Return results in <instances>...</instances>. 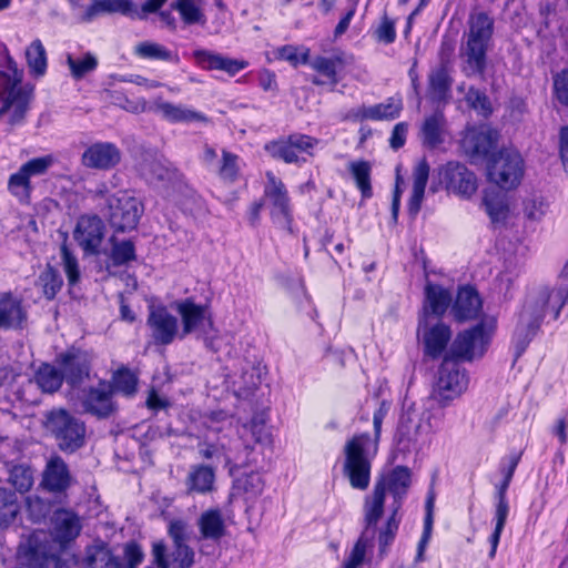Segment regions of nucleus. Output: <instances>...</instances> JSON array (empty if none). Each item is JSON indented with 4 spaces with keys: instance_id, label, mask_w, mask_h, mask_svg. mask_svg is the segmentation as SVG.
<instances>
[{
    "instance_id": "obj_1",
    "label": "nucleus",
    "mask_w": 568,
    "mask_h": 568,
    "mask_svg": "<svg viewBox=\"0 0 568 568\" xmlns=\"http://www.w3.org/2000/svg\"><path fill=\"white\" fill-rule=\"evenodd\" d=\"M410 486V471L407 467L397 466L387 476L378 479L371 495L364 498L363 520L367 528L375 530L385 511L386 491L393 496L390 513L378 529V556L384 558L393 545L402 521L399 509Z\"/></svg>"
},
{
    "instance_id": "obj_2",
    "label": "nucleus",
    "mask_w": 568,
    "mask_h": 568,
    "mask_svg": "<svg viewBox=\"0 0 568 568\" xmlns=\"http://www.w3.org/2000/svg\"><path fill=\"white\" fill-rule=\"evenodd\" d=\"M494 19L486 12H473L468 18V31L460 47L463 71L467 77L481 75L487 64V51L494 34Z\"/></svg>"
},
{
    "instance_id": "obj_3",
    "label": "nucleus",
    "mask_w": 568,
    "mask_h": 568,
    "mask_svg": "<svg viewBox=\"0 0 568 568\" xmlns=\"http://www.w3.org/2000/svg\"><path fill=\"white\" fill-rule=\"evenodd\" d=\"M7 71H0V119L7 118L10 126L23 123L29 109V94L20 87L22 71L14 59L7 55Z\"/></svg>"
},
{
    "instance_id": "obj_4",
    "label": "nucleus",
    "mask_w": 568,
    "mask_h": 568,
    "mask_svg": "<svg viewBox=\"0 0 568 568\" xmlns=\"http://www.w3.org/2000/svg\"><path fill=\"white\" fill-rule=\"evenodd\" d=\"M45 428L61 452L72 454L84 446L87 427L83 420L63 408L47 415Z\"/></svg>"
},
{
    "instance_id": "obj_5",
    "label": "nucleus",
    "mask_w": 568,
    "mask_h": 568,
    "mask_svg": "<svg viewBox=\"0 0 568 568\" xmlns=\"http://www.w3.org/2000/svg\"><path fill=\"white\" fill-rule=\"evenodd\" d=\"M369 445L371 435L367 433L353 436L345 445L344 474L354 489L365 490L369 486Z\"/></svg>"
},
{
    "instance_id": "obj_6",
    "label": "nucleus",
    "mask_w": 568,
    "mask_h": 568,
    "mask_svg": "<svg viewBox=\"0 0 568 568\" xmlns=\"http://www.w3.org/2000/svg\"><path fill=\"white\" fill-rule=\"evenodd\" d=\"M495 329V321L479 322L457 334L446 356L458 362H471L486 353Z\"/></svg>"
},
{
    "instance_id": "obj_7",
    "label": "nucleus",
    "mask_w": 568,
    "mask_h": 568,
    "mask_svg": "<svg viewBox=\"0 0 568 568\" xmlns=\"http://www.w3.org/2000/svg\"><path fill=\"white\" fill-rule=\"evenodd\" d=\"M468 384L469 376L462 363L445 355L438 368L433 396L442 406H447L467 390Z\"/></svg>"
},
{
    "instance_id": "obj_8",
    "label": "nucleus",
    "mask_w": 568,
    "mask_h": 568,
    "mask_svg": "<svg viewBox=\"0 0 568 568\" xmlns=\"http://www.w3.org/2000/svg\"><path fill=\"white\" fill-rule=\"evenodd\" d=\"M549 298L548 288H541L535 300L529 298L525 302L513 337L517 356L521 355L539 329Z\"/></svg>"
},
{
    "instance_id": "obj_9",
    "label": "nucleus",
    "mask_w": 568,
    "mask_h": 568,
    "mask_svg": "<svg viewBox=\"0 0 568 568\" xmlns=\"http://www.w3.org/2000/svg\"><path fill=\"white\" fill-rule=\"evenodd\" d=\"M108 219L115 232L134 230L143 213V204L126 190H120L106 197Z\"/></svg>"
},
{
    "instance_id": "obj_10",
    "label": "nucleus",
    "mask_w": 568,
    "mask_h": 568,
    "mask_svg": "<svg viewBox=\"0 0 568 568\" xmlns=\"http://www.w3.org/2000/svg\"><path fill=\"white\" fill-rule=\"evenodd\" d=\"M54 542H50L49 532L39 529L28 535L19 545V554L26 557L32 568H63L60 551Z\"/></svg>"
},
{
    "instance_id": "obj_11",
    "label": "nucleus",
    "mask_w": 568,
    "mask_h": 568,
    "mask_svg": "<svg viewBox=\"0 0 568 568\" xmlns=\"http://www.w3.org/2000/svg\"><path fill=\"white\" fill-rule=\"evenodd\" d=\"M488 178L500 189H516L525 173L524 160L519 152L513 149H503L495 154L488 163Z\"/></svg>"
},
{
    "instance_id": "obj_12",
    "label": "nucleus",
    "mask_w": 568,
    "mask_h": 568,
    "mask_svg": "<svg viewBox=\"0 0 568 568\" xmlns=\"http://www.w3.org/2000/svg\"><path fill=\"white\" fill-rule=\"evenodd\" d=\"M320 140L303 133H292L265 144V151L274 159L282 160L287 164L301 166L307 162L305 155L313 156V150Z\"/></svg>"
},
{
    "instance_id": "obj_13",
    "label": "nucleus",
    "mask_w": 568,
    "mask_h": 568,
    "mask_svg": "<svg viewBox=\"0 0 568 568\" xmlns=\"http://www.w3.org/2000/svg\"><path fill=\"white\" fill-rule=\"evenodd\" d=\"M263 196L270 206L271 219L276 226L291 231L293 214L287 189L274 173L267 172Z\"/></svg>"
},
{
    "instance_id": "obj_14",
    "label": "nucleus",
    "mask_w": 568,
    "mask_h": 568,
    "mask_svg": "<svg viewBox=\"0 0 568 568\" xmlns=\"http://www.w3.org/2000/svg\"><path fill=\"white\" fill-rule=\"evenodd\" d=\"M438 179L447 192L465 200L470 199L478 189L475 173L457 161H449L439 166Z\"/></svg>"
},
{
    "instance_id": "obj_15",
    "label": "nucleus",
    "mask_w": 568,
    "mask_h": 568,
    "mask_svg": "<svg viewBox=\"0 0 568 568\" xmlns=\"http://www.w3.org/2000/svg\"><path fill=\"white\" fill-rule=\"evenodd\" d=\"M91 362V353L75 346H71L58 354L54 359L67 383L73 387L80 385L90 376Z\"/></svg>"
},
{
    "instance_id": "obj_16",
    "label": "nucleus",
    "mask_w": 568,
    "mask_h": 568,
    "mask_svg": "<svg viewBox=\"0 0 568 568\" xmlns=\"http://www.w3.org/2000/svg\"><path fill=\"white\" fill-rule=\"evenodd\" d=\"M75 484L77 479L65 460L59 455L51 456L42 471L41 488L58 498H64Z\"/></svg>"
},
{
    "instance_id": "obj_17",
    "label": "nucleus",
    "mask_w": 568,
    "mask_h": 568,
    "mask_svg": "<svg viewBox=\"0 0 568 568\" xmlns=\"http://www.w3.org/2000/svg\"><path fill=\"white\" fill-rule=\"evenodd\" d=\"M104 230V223L98 215H83L78 220L73 236L85 254L97 255Z\"/></svg>"
},
{
    "instance_id": "obj_18",
    "label": "nucleus",
    "mask_w": 568,
    "mask_h": 568,
    "mask_svg": "<svg viewBox=\"0 0 568 568\" xmlns=\"http://www.w3.org/2000/svg\"><path fill=\"white\" fill-rule=\"evenodd\" d=\"M176 311L181 316L183 336L195 331L201 333L205 328L215 331L213 317L207 306L196 304L192 298H185L176 304Z\"/></svg>"
},
{
    "instance_id": "obj_19",
    "label": "nucleus",
    "mask_w": 568,
    "mask_h": 568,
    "mask_svg": "<svg viewBox=\"0 0 568 568\" xmlns=\"http://www.w3.org/2000/svg\"><path fill=\"white\" fill-rule=\"evenodd\" d=\"M146 324L156 345L171 344L178 334V318L165 306L150 307Z\"/></svg>"
},
{
    "instance_id": "obj_20",
    "label": "nucleus",
    "mask_w": 568,
    "mask_h": 568,
    "mask_svg": "<svg viewBox=\"0 0 568 568\" xmlns=\"http://www.w3.org/2000/svg\"><path fill=\"white\" fill-rule=\"evenodd\" d=\"M418 334H422L424 354L433 359L443 355L452 338L448 325L439 322L430 326L427 318L419 320Z\"/></svg>"
},
{
    "instance_id": "obj_21",
    "label": "nucleus",
    "mask_w": 568,
    "mask_h": 568,
    "mask_svg": "<svg viewBox=\"0 0 568 568\" xmlns=\"http://www.w3.org/2000/svg\"><path fill=\"white\" fill-rule=\"evenodd\" d=\"M122 158L120 149L111 142H95L82 153L85 168L108 171L115 168Z\"/></svg>"
},
{
    "instance_id": "obj_22",
    "label": "nucleus",
    "mask_w": 568,
    "mask_h": 568,
    "mask_svg": "<svg viewBox=\"0 0 568 568\" xmlns=\"http://www.w3.org/2000/svg\"><path fill=\"white\" fill-rule=\"evenodd\" d=\"M52 524L53 531L49 534L50 542H54L61 549L74 540L81 531L79 516L68 509H58L52 517Z\"/></svg>"
},
{
    "instance_id": "obj_23",
    "label": "nucleus",
    "mask_w": 568,
    "mask_h": 568,
    "mask_svg": "<svg viewBox=\"0 0 568 568\" xmlns=\"http://www.w3.org/2000/svg\"><path fill=\"white\" fill-rule=\"evenodd\" d=\"M113 393L105 381H101L98 386L90 387L84 395L82 406L84 410L99 418L110 417L116 409L112 399Z\"/></svg>"
},
{
    "instance_id": "obj_24",
    "label": "nucleus",
    "mask_w": 568,
    "mask_h": 568,
    "mask_svg": "<svg viewBox=\"0 0 568 568\" xmlns=\"http://www.w3.org/2000/svg\"><path fill=\"white\" fill-rule=\"evenodd\" d=\"M510 481L503 478V480L496 485L495 493V529L489 536L490 551L488 554L490 559H494L496 556L497 547L500 540L501 532L505 528L507 517L509 514V504L507 500V490L509 488Z\"/></svg>"
},
{
    "instance_id": "obj_25",
    "label": "nucleus",
    "mask_w": 568,
    "mask_h": 568,
    "mask_svg": "<svg viewBox=\"0 0 568 568\" xmlns=\"http://www.w3.org/2000/svg\"><path fill=\"white\" fill-rule=\"evenodd\" d=\"M113 13L132 18V13H136V7L132 0H92L80 14L79 21L89 23L101 14Z\"/></svg>"
},
{
    "instance_id": "obj_26",
    "label": "nucleus",
    "mask_w": 568,
    "mask_h": 568,
    "mask_svg": "<svg viewBox=\"0 0 568 568\" xmlns=\"http://www.w3.org/2000/svg\"><path fill=\"white\" fill-rule=\"evenodd\" d=\"M264 486V479L260 473H243L234 479L231 496L242 499L252 507L262 495Z\"/></svg>"
},
{
    "instance_id": "obj_27",
    "label": "nucleus",
    "mask_w": 568,
    "mask_h": 568,
    "mask_svg": "<svg viewBox=\"0 0 568 568\" xmlns=\"http://www.w3.org/2000/svg\"><path fill=\"white\" fill-rule=\"evenodd\" d=\"M481 307L483 302L478 292L471 286H464L458 290L452 313L457 322H465L476 318Z\"/></svg>"
},
{
    "instance_id": "obj_28",
    "label": "nucleus",
    "mask_w": 568,
    "mask_h": 568,
    "mask_svg": "<svg viewBox=\"0 0 568 568\" xmlns=\"http://www.w3.org/2000/svg\"><path fill=\"white\" fill-rule=\"evenodd\" d=\"M27 321V311L22 300L6 292L0 295V328L17 329Z\"/></svg>"
},
{
    "instance_id": "obj_29",
    "label": "nucleus",
    "mask_w": 568,
    "mask_h": 568,
    "mask_svg": "<svg viewBox=\"0 0 568 568\" xmlns=\"http://www.w3.org/2000/svg\"><path fill=\"white\" fill-rule=\"evenodd\" d=\"M194 58L199 65L207 70L224 71L230 75H235L241 70L245 69L247 62L243 60L232 59L220 53H213L206 50H197L194 52Z\"/></svg>"
},
{
    "instance_id": "obj_30",
    "label": "nucleus",
    "mask_w": 568,
    "mask_h": 568,
    "mask_svg": "<svg viewBox=\"0 0 568 568\" xmlns=\"http://www.w3.org/2000/svg\"><path fill=\"white\" fill-rule=\"evenodd\" d=\"M429 164L426 159L420 160L414 168L412 194L407 204L408 214L413 219H415L420 211L429 178Z\"/></svg>"
},
{
    "instance_id": "obj_31",
    "label": "nucleus",
    "mask_w": 568,
    "mask_h": 568,
    "mask_svg": "<svg viewBox=\"0 0 568 568\" xmlns=\"http://www.w3.org/2000/svg\"><path fill=\"white\" fill-rule=\"evenodd\" d=\"M79 565L81 568H123L120 558L104 544L87 547Z\"/></svg>"
},
{
    "instance_id": "obj_32",
    "label": "nucleus",
    "mask_w": 568,
    "mask_h": 568,
    "mask_svg": "<svg viewBox=\"0 0 568 568\" xmlns=\"http://www.w3.org/2000/svg\"><path fill=\"white\" fill-rule=\"evenodd\" d=\"M197 527L202 538L219 541L226 535L223 514L219 508H210L201 514Z\"/></svg>"
},
{
    "instance_id": "obj_33",
    "label": "nucleus",
    "mask_w": 568,
    "mask_h": 568,
    "mask_svg": "<svg viewBox=\"0 0 568 568\" xmlns=\"http://www.w3.org/2000/svg\"><path fill=\"white\" fill-rule=\"evenodd\" d=\"M402 109V99L399 97H390L385 102L362 106L358 109L356 116L373 121L394 120L399 116Z\"/></svg>"
},
{
    "instance_id": "obj_34",
    "label": "nucleus",
    "mask_w": 568,
    "mask_h": 568,
    "mask_svg": "<svg viewBox=\"0 0 568 568\" xmlns=\"http://www.w3.org/2000/svg\"><path fill=\"white\" fill-rule=\"evenodd\" d=\"M481 205L493 224H504L509 216V204L507 196L496 190H485Z\"/></svg>"
},
{
    "instance_id": "obj_35",
    "label": "nucleus",
    "mask_w": 568,
    "mask_h": 568,
    "mask_svg": "<svg viewBox=\"0 0 568 568\" xmlns=\"http://www.w3.org/2000/svg\"><path fill=\"white\" fill-rule=\"evenodd\" d=\"M425 296L426 302L424 305V314L422 318L428 320L429 314H433L437 317L443 316L452 303V295L449 291L439 285L430 283L427 284L425 287Z\"/></svg>"
},
{
    "instance_id": "obj_36",
    "label": "nucleus",
    "mask_w": 568,
    "mask_h": 568,
    "mask_svg": "<svg viewBox=\"0 0 568 568\" xmlns=\"http://www.w3.org/2000/svg\"><path fill=\"white\" fill-rule=\"evenodd\" d=\"M141 174L150 182H172L179 179L180 172L170 163L158 159H145L140 164Z\"/></svg>"
},
{
    "instance_id": "obj_37",
    "label": "nucleus",
    "mask_w": 568,
    "mask_h": 568,
    "mask_svg": "<svg viewBox=\"0 0 568 568\" xmlns=\"http://www.w3.org/2000/svg\"><path fill=\"white\" fill-rule=\"evenodd\" d=\"M446 120L442 112L427 116L420 126V139L425 146L435 149L444 142Z\"/></svg>"
},
{
    "instance_id": "obj_38",
    "label": "nucleus",
    "mask_w": 568,
    "mask_h": 568,
    "mask_svg": "<svg viewBox=\"0 0 568 568\" xmlns=\"http://www.w3.org/2000/svg\"><path fill=\"white\" fill-rule=\"evenodd\" d=\"M64 379L65 378L59 366L49 363H42L33 376V381L37 386L47 394L58 392Z\"/></svg>"
},
{
    "instance_id": "obj_39",
    "label": "nucleus",
    "mask_w": 568,
    "mask_h": 568,
    "mask_svg": "<svg viewBox=\"0 0 568 568\" xmlns=\"http://www.w3.org/2000/svg\"><path fill=\"white\" fill-rule=\"evenodd\" d=\"M155 111L161 113L162 116L170 122H205L207 118L197 111L185 108L183 105H175L170 102H158Z\"/></svg>"
},
{
    "instance_id": "obj_40",
    "label": "nucleus",
    "mask_w": 568,
    "mask_h": 568,
    "mask_svg": "<svg viewBox=\"0 0 568 568\" xmlns=\"http://www.w3.org/2000/svg\"><path fill=\"white\" fill-rule=\"evenodd\" d=\"M112 393H120L126 397H132L138 392L139 377L128 366H120L112 373L110 382H106Z\"/></svg>"
},
{
    "instance_id": "obj_41",
    "label": "nucleus",
    "mask_w": 568,
    "mask_h": 568,
    "mask_svg": "<svg viewBox=\"0 0 568 568\" xmlns=\"http://www.w3.org/2000/svg\"><path fill=\"white\" fill-rule=\"evenodd\" d=\"M346 65V58L343 53L333 54L331 57H315L311 67L316 72L325 75L332 85L338 83L337 72L342 71Z\"/></svg>"
},
{
    "instance_id": "obj_42",
    "label": "nucleus",
    "mask_w": 568,
    "mask_h": 568,
    "mask_svg": "<svg viewBox=\"0 0 568 568\" xmlns=\"http://www.w3.org/2000/svg\"><path fill=\"white\" fill-rule=\"evenodd\" d=\"M134 54L145 60H159L166 62H179L178 53L169 50L163 44L152 41H143L134 47Z\"/></svg>"
},
{
    "instance_id": "obj_43",
    "label": "nucleus",
    "mask_w": 568,
    "mask_h": 568,
    "mask_svg": "<svg viewBox=\"0 0 568 568\" xmlns=\"http://www.w3.org/2000/svg\"><path fill=\"white\" fill-rule=\"evenodd\" d=\"M215 172L225 184L235 183L241 174L240 158L225 149L222 150V158L216 163Z\"/></svg>"
},
{
    "instance_id": "obj_44",
    "label": "nucleus",
    "mask_w": 568,
    "mask_h": 568,
    "mask_svg": "<svg viewBox=\"0 0 568 568\" xmlns=\"http://www.w3.org/2000/svg\"><path fill=\"white\" fill-rule=\"evenodd\" d=\"M214 471L210 466L199 465L190 471L186 485L189 491L205 494L212 490L214 483Z\"/></svg>"
},
{
    "instance_id": "obj_45",
    "label": "nucleus",
    "mask_w": 568,
    "mask_h": 568,
    "mask_svg": "<svg viewBox=\"0 0 568 568\" xmlns=\"http://www.w3.org/2000/svg\"><path fill=\"white\" fill-rule=\"evenodd\" d=\"M453 80L446 67L442 65L433 70L428 77V90L432 99L437 101L446 100Z\"/></svg>"
},
{
    "instance_id": "obj_46",
    "label": "nucleus",
    "mask_w": 568,
    "mask_h": 568,
    "mask_svg": "<svg viewBox=\"0 0 568 568\" xmlns=\"http://www.w3.org/2000/svg\"><path fill=\"white\" fill-rule=\"evenodd\" d=\"M363 525L364 530L355 542L348 558L344 562L343 568H357L364 561L366 550L371 546L374 535H378L379 528L376 527L375 530H373V528L366 527V523L363 521Z\"/></svg>"
},
{
    "instance_id": "obj_47",
    "label": "nucleus",
    "mask_w": 568,
    "mask_h": 568,
    "mask_svg": "<svg viewBox=\"0 0 568 568\" xmlns=\"http://www.w3.org/2000/svg\"><path fill=\"white\" fill-rule=\"evenodd\" d=\"M20 510L16 493L0 487V528H7L17 518Z\"/></svg>"
},
{
    "instance_id": "obj_48",
    "label": "nucleus",
    "mask_w": 568,
    "mask_h": 568,
    "mask_svg": "<svg viewBox=\"0 0 568 568\" xmlns=\"http://www.w3.org/2000/svg\"><path fill=\"white\" fill-rule=\"evenodd\" d=\"M26 60L30 72L42 77L47 71V51L40 39L33 40L26 50Z\"/></svg>"
},
{
    "instance_id": "obj_49",
    "label": "nucleus",
    "mask_w": 568,
    "mask_h": 568,
    "mask_svg": "<svg viewBox=\"0 0 568 568\" xmlns=\"http://www.w3.org/2000/svg\"><path fill=\"white\" fill-rule=\"evenodd\" d=\"M348 169L355 180L357 189L362 193V196L364 199H369L373 195L371 184V164L367 161H355L349 163Z\"/></svg>"
},
{
    "instance_id": "obj_50",
    "label": "nucleus",
    "mask_w": 568,
    "mask_h": 568,
    "mask_svg": "<svg viewBox=\"0 0 568 568\" xmlns=\"http://www.w3.org/2000/svg\"><path fill=\"white\" fill-rule=\"evenodd\" d=\"M248 435L253 438L255 443L258 444H267L271 440V434L267 430L265 419L261 415H256L252 417L248 424L242 427L241 437L244 440L245 449H250V445L246 443V438Z\"/></svg>"
},
{
    "instance_id": "obj_51",
    "label": "nucleus",
    "mask_w": 568,
    "mask_h": 568,
    "mask_svg": "<svg viewBox=\"0 0 568 568\" xmlns=\"http://www.w3.org/2000/svg\"><path fill=\"white\" fill-rule=\"evenodd\" d=\"M110 242V258L114 266H122L136 260L135 246L131 240L116 241V239L112 236Z\"/></svg>"
},
{
    "instance_id": "obj_52",
    "label": "nucleus",
    "mask_w": 568,
    "mask_h": 568,
    "mask_svg": "<svg viewBox=\"0 0 568 568\" xmlns=\"http://www.w3.org/2000/svg\"><path fill=\"white\" fill-rule=\"evenodd\" d=\"M63 280L60 273L48 265L39 275L37 285L41 287L43 295L48 300H53L61 290Z\"/></svg>"
},
{
    "instance_id": "obj_53",
    "label": "nucleus",
    "mask_w": 568,
    "mask_h": 568,
    "mask_svg": "<svg viewBox=\"0 0 568 568\" xmlns=\"http://www.w3.org/2000/svg\"><path fill=\"white\" fill-rule=\"evenodd\" d=\"M9 192L22 203H28L31 197L32 185L31 180L21 170V168L8 180Z\"/></svg>"
},
{
    "instance_id": "obj_54",
    "label": "nucleus",
    "mask_w": 568,
    "mask_h": 568,
    "mask_svg": "<svg viewBox=\"0 0 568 568\" xmlns=\"http://www.w3.org/2000/svg\"><path fill=\"white\" fill-rule=\"evenodd\" d=\"M419 425L414 424L410 419L402 420L395 434V440L403 452H409L415 447L418 439Z\"/></svg>"
},
{
    "instance_id": "obj_55",
    "label": "nucleus",
    "mask_w": 568,
    "mask_h": 568,
    "mask_svg": "<svg viewBox=\"0 0 568 568\" xmlns=\"http://www.w3.org/2000/svg\"><path fill=\"white\" fill-rule=\"evenodd\" d=\"M8 480L19 493H27L33 486V470L27 465H14Z\"/></svg>"
},
{
    "instance_id": "obj_56",
    "label": "nucleus",
    "mask_w": 568,
    "mask_h": 568,
    "mask_svg": "<svg viewBox=\"0 0 568 568\" xmlns=\"http://www.w3.org/2000/svg\"><path fill=\"white\" fill-rule=\"evenodd\" d=\"M67 63L69 65L71 75L79 80L97 69L98 59L90 52H87L79 59H74L71 54H68Z\"/></svg>"
},
{
    "instance_id": "obj_57",
    "label": "nucleus",
    "mask_w": 568,
    "mask_h": 568,
    "mask_svg": "<svg viewBox=\"0 0 568 568\" xmlns=\"http://www.w3.org/2000/svg\"><path fill=\"white\" fill-rule=\"evenodd\" d=\"M171 9L180 13L182 21L187 24H204L206 19L199 6L194 1L172 2Z\"/></svg>"
},
{
    "instance_id": "obj_58",
    "label": "nucleus",
    "mask_w": 568,
    "mask_h": 568,
    "mask_svg": "<svg viewBox=\"0 0 568 568\" xmlns=\"http://www.w3.org/2000/svg\"><path fill=\"white\" fill-rule=\"evenodd\" d=\"M465 100L469 108L484 118H488L493 113L489 98L479 89L470 87L465 95Z\"/></svg>"
},
{
    "instance_id": "obj_59",
    "label": "nucleus",
    "mask_w": 568,
    "mask_h": 568,
    "mask_svg": "<svg viewBox=\"0 0 568 568\" xmlns=\"http://www.w3.org/2000/svg\"><path fill=\"white\" fill-rule=\"evenodd\" d=\"M274 55L278 60L287 61L293 67H297L308 62L310 50L305 48L301 50L295 45L286 44L274 50Z\"/></svg>"
},
{
    "instance_id": "obj_60",
    "label": "nucleus",
    "mask_w": 568,
    "mask_h": 568,
    "mask_svg": "<svg viewBox=\"0 0 568 568\" xmlns=\"http://www.w3.org/2000/svg\"><path fill=\"white\" fill-rule=\"evenodd\" d=\"M54 163H55L54 155L47 154V155L33 158V159L27 161L20 168L31 180L32 176L44 175Z\"/></svg>"
},
{
    "instance_id": "obj_61",
    "label": "nucleus",
    "mask_w": 568,
    "mask_h": 568,
    "mask_svg": "<svg viewBox=\"0 0 568 568\" xmlns=\"http://www.w3.org/2000/svg\"><path fill=\"white\" fill-rule=\"evenodd\" d=\"M467 151L473 155H485L491 148V140L485 132H476L465 139Z\"/></svg>"
},
{
    "instance_id": "obj_62",
    "label": "nucleus",
    "mask_w": 568,
    "mask_h": 568,
    "mask_svg": "<svg viewBox=\"0 0 568 568\" xmlns=\"http://www.w3.org/2000/svg\"><path fill=\"white\" fill-rule=\"evenodd\" d=\"M170 557H172V564L176 568H191L194 565L195 554L191 547L183 542L174 545V550Z\"/></svg>"
},
{
    "instance_id": "obj_63",
    "label": "nucleus",
    "mask_w": 568,
    "mask_h": 568,
    "mask_svg": "<svg viewBox=\"0 0 568 568\" xmlns=\"http://www.w3.org/2000/svg\"><path fill=\"white\" fill-rule=\"evenodd\" d=\"M524 214L530 221H539L546 214L548 204L540 196H531L524 201Z\"/></svg>"
},
{
    "instance_id": "obj_64",
    "label": "nucleus",
    "mask_w": 568,
    "mask_h": 568,
    "mask_svg": "<svg viewBox=\"0 0 568 568\" xmlns=\"http://www.w3.org/2000/svg\"><path fill=\"white\" fill-rule=\"evenodd\" d=\"M554 89L558 101L568 106V69L562 70L555 77Z\"/></svg>"
}]
</instances>
